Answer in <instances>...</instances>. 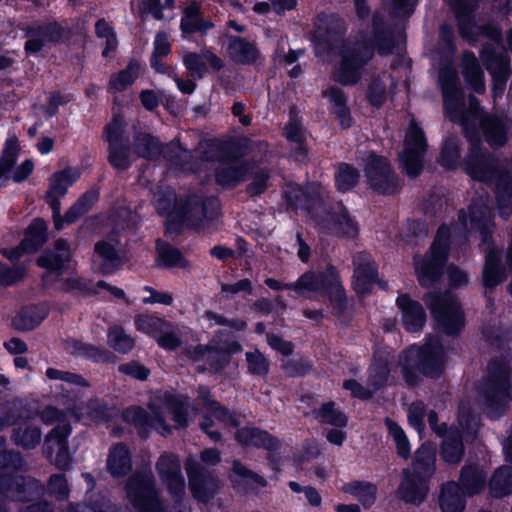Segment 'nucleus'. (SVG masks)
Wrapping results in <instances>:
<instances>
[{
	"instance_id": "1a4fd4ad",
	"label": "nucleus",
	"mask_w": 512,
	"mask_h": 512,
	"mask_svg": "<svg viewBox=\"0 0 512 512\" xmlns=\"http://www.w3.org/2000/svg\"><path fill=\"white\" fill-rule=\"evenodd\" d=\"M363 170L368 187L377 195L396 196L402 192L404 180L386 156L370 151Z\"/></svg>"
},
{
	"instance_id": "20e7f679",
	"label": "nucleus",
	"mask_w": 512,
	"mask_h": 512,
	"mask_svg": "<svg viewBox=\"0 0 512 512\" xmlns=\"http://www.w3.org/2000/svg\"><path fill=\"white\" fill-rule=\"evenodd\" d=\"M478 391L489 418L499 419L505 415L512 401V368L504 356L488 361L487 374L482 378Z\"/></svg>"
},
{
	"instance_id": "864d4df0",
	"label": "nucleus",
	"mask_w": 512,
	"mask_h": 512,
	"mask_svg": "<svg viewBox=\"0 0 512 512\" xmlns=\"http://www.w3.org/2000/svg\"><path fill=\"white\" fill-rule=\"evenodd\" d=\"M457 483L468 496L472 497L484 488L485 475L477 466L465 465L461 468Z\"/></svg>"
},
{
	"instance_id": "423d86ee",
	"label": "nucleus",
	"mask_w": 512,
	"mask_h": 512,
	"mask_svg": "<svg viewBox=\"0 0 512 512\" xmlns=\"http://www.w3.org/2000/svg\"><path fill=\"white\" fill-rule=\"evenodd\" d=\"M450 248V229L447 225L441 224L423 258L415 261V273L421 287L430 288L441 280L449 259Z\"/></svg>"
},
{
	"instance_id": "f8f14e48",
	"label": "nucleus",
	"mask_w": 512,
	"mask_h": 512,
	"mask_svg": "<svg viewBox=\"0 0 512 512\" xmlns=\"http://www.w3.org/2000/svg\"><path fill=\"white\" fill-rule=\"evenodd\" d=\"M103 140L108 144V162L118 171H126L131 165L130 139L126 135L125 123L114 116L103 128Z\"/></svg>"
},
{
	"instance_id": "c9c22d12",
	"label": "nucleus",
	"mask_w": 512,
	"mask_h": 512,
	"mask_svg": "<svg viewBox=\"0 0 512 512\" xmlns=\"http://www.w3.org/2000/svg\"><path fill=\"white\" fill-rule=\"evenodd\" d=\"M467 496L456 481H447L440 488L439 507L442 512H463L466 508Z\"/></svg>"
},
{
	"instance_id": "49530a36",
	"label": "nucleus",
	"mask_w": 512,
	"mask_h": 512,
	"mask_svg": "<svg viewBox=\"0 0 512 512\" xmlns=\"http://www.w3.org/2000/svg\"><path fill=\"white\" fill-rule=\"evenodd\" d=\"M140 76V63L136 59H131L126 67L110 76L108 82V91L111 93L124 92L133 85Z\"/></svg>"
},
{
	"instance_id": "79ce46f5",
	"label": "nucleus",
	"mask_w": 512,
	"mask_h": 512,
	"mask_svg": "<svg viewBox=\"0 0 512 512\" xmlns=\"http://www.w3.org/2000/svg\"><path fill=\"white\" fill-rule=\"evenodd\" d=\"M481 130L486 143L492 149H499L506 145L508 132L504 121L497 116H489L481 121Z\"/></svg>"
},
{
	"instance_id": "603ef678",
	"label": "nucleus",
	"mask_w": 512,
	"mask_h": 512,
	"mask_svg": "<svg viewBox=\"0 0 512 512\" xmlns=\"http://www.w3.org/2000/svg\"><path fill=\"white\" fill-rule=\"evenodd\" d=\"M313 417L322 424L336 428H345L348 425V416L332 400L323 402L319 408L312 410Z\"/></svg>"
},
{
	"instance_id": "2eb2a0df",
	"label": "nucleus",
	"mask_w": 512,
	"mask_h": 512,
	"mask_svg": "<svg viewBox=\"0 0 512 512\" xmlns=\"http://www.w3.org/2000/svg\"><path fill=\"white\" fill-rule=\"evenodd\" d=\"M346 32L343 19L335 13L321 12L315 21L313 41L317 52L331 54L342 42Z\"/></svg>"
},
{
	"instance_id": "5701e85b",
	"label": "nucleus",
	"mask_w": 512,
	"mask_h": 512,
	"mask_svg": "<svg viewBox=\"0 0 512 512\" xmlns=\"http://www.w3.org/2000/svg\"><path fill=\"white\" fill-rule=\"evenodd\" d=\"M396 306L401 312L403 328L409 333L422 331L427 321V314L423 305L413 299L408 293L398 295Z\"/></svg>"
},
{
	"instance_id": "3c124183",
	"label": "nucleus",
	"mask_w": 512,
	"mask_h": 512,
	"mask_svg": "<svg viewBox=\"0 0 512 512\" xmlns=\"http://www.w3.org/2000/svg\"><path fill=\"white\" fill-rule=\"evenodd\" d=\"M343 491L354 496L365 509H370L376 502L378 488L372 482L353 480L344 485Z\"/></svg>"
},
{
	"instance_id": "58836bf2",
	"label": "nucleus",
	"mask_w": 512,
	"mask_h": 512,
	"mask_svg": "<svg viewBox=\"0 0 512 512\" xmlns=\"http://www.w3.org/2000/svg\"><path fill=\"white\" fill-rule=\"evenodd\" d=\"M325 95L333 105L332 113L337 119L340 128L342 130L351 128L354 124V119L351 116L345 92L337 86H331L326 90Z\"/></svg>"
},
{
	"instance_id": "f3484780",
	"label": "nucleus",
	"mask_w": 512,
	"mask_h": 512,
	"mask_svg": "<svg viewBox=\"0 0 512 512\" xmlns=\"http://www.w3.org/2000/svg\"><path fill=\"white\" fill-rule=\"evenodd\" d=\"M499 167L498 158L486 148L468 151L462 159V170L466 175L485 185H489Z\"/></svg>"
},
{
	"instance_id": "0e129e2a",
	"label": "nucleus",
	"mask_w": 512,
	"mask_h": 512,
	"mask_svg": "<svg viewBox=\"0 0 512 512\" xmlns=\"http://www.w3.org/2000/svg\"><path fill=\"white\" fill-rule=\"evenodd\" d=\"M71 433L72 427L69 423L57 424L55 427H53L45 436L43 445L44 456L52 461L55 449L51 442L56 441L58 446H61V444L68 445V438Z\"/></svg>"
},
{
	"instance_id": "4be33fe9",
	"label": "nucleus",
	"mask_w": 512,
	"mask_h": 512,
	"mask_svg": "<svg viewBox=\"0 0 512 512\" xmlns=\"http://www.w3.org/2000/svg\"><path fill=\"white\" fill-rule=\"evenodd\" d=\"M97 288L104 289L115 298L125 300L127 302L126 293L123 289L113 286L104 280H98L94 287L92 279H87L82 276L61 279L59 291L62 293H72L77 291L84 297H88L98 295Z\"/></svg>"
},
{
	"instance_id": "f704fd0d",
	"label": "nucleus",
	"mask_w": 512,
	"mask_h": 512,
	"mask_svg": "<svg viewBox=\"0 0 512 512\" xmlns=\"http://www.w3.org/2000/svg\"><path fill=\"white\" fill-rule=\"evenodd\" d=\"M48 315L49 308L46 303L30 304L18 312L12 324L19 331H31L37 328Z\"/></svg>"
},
{
	"instance_id": "f03ea898",
	"label": "nucleus",
	"mask_w": 512,
	"mask_h": 512,
	"mask_svg": "<svg viewBox=\"0 0 512 512\" xmlns=\"http://www.w3.org/2000/svg\"><path fill=\"white\" fill-rule=\"evenodd\" d=\"M400 357L401 375L409 388L418 387L423 377L438 380L446 372L448 355L445 346L438 339L421 345H410L402 351Z\"/></svg>"
},
{
	"instance_id": "c85d7f7f",
	"label": "nucleus",
	"mask_w": 512,
	"mask_h": 512,
	"mask_svg": "<svg viewBox=\"0 0 512 512\" xmlns=\"http://www.w3.org/2000/svg\"><path fill=\"white\" fill-rule=\"evenodd\" d=\"M492 185L500 213L509 216L512 213V169L500 166L488 186Z\"/></svg>"
},
{
	"instance_id": "09e8293b",
	"label": "nucleus",
	"mask_w": 512,
	"mask_h": 512,
	"mask_svg": "<svg viewBox=\"0 0 512 512\" xmlns=\"http://www.w3.org/2000/svg\"><path fill=\"white\" fill-rule=\"evenodd\" d=\"M327 215L339 236L351 239L358 236L359 229L357 222L351 217L348 209L342 202L339 204V211H328Z\"/></svg>"
},
{
	"instance_id": "aec40b11",
	"label": "nucleus",
	"mask_w": 512,
	"mask_h": 512,
	"mask_svg": "<svg viewBox=\"0 0 512 512\" xmlns=\"http://www.w3.org/2000/svg\"><path fill=\"white\" fill-rule=\"evenodd\" d=\"M480 0H447L455 15L458 32L462 39L474 42L478 38V28L475 12Z\"/></svg>"
},
{
	"instance_id": "ea45409f",
	"label": "nucleus",
	"mask_w": 512,
	"mask_h": 512,
	"mask_svg": "<svg viewBox=\"0 0 512 512\" xmlns=\"http://www.w3.org/2000/svg\"><path fill=\"white\" fill-rule=\"evenodd\" d=\"M227 37L228 52L235 63L250 65L257 61L259 50L254 44L240 36L228 35Z\"/></svg>"
},
{
	"instance_id": "69168bd1",
	"label": "nucleus",
	"mask_w": 512,
	"mask_h": 512,
	"mask_svg": "<svg viewBox=\"0 0 512 512\" xmlns=\"http://www.w3.org/2000/svg\"><path fill=\"white\" fill-rule=\"evenodd\" d=\"M107 343L110 348L120 354H128L135 347V340L126 334L120 325H113L108 329Z\"/></svg>"
},
{
	"instance_id": "a18cd8bd",
	"label": "nucleus",
	"mask_w": 512,
	"mask_h": 512,
	"mask_svg": "<svg viewBox=\"0 0 512 512\" xmlns=\"http://www.w3.org/2000/svg\"><path fill=\"white\" fill-rule=\"evenodd\" d=\"M41 437V428L31 424L29 417H25L23 423L12 430L11 435L14 444L25 450L36 448L41 442Z\"/></svg>"
},
{
	"instance_id": "6e6d98bb",
	"label": "nucleus",
	"mask_w": 512,
	"mask_h": 512,
	"mask_svg": "<svg viewBox=\"0 0 512 512\" xmlns=\"http://www.w3.org/2000/svg\"><path fill=\"white\" fill-rule=\"evenodd\" d=\"M134 147L139 157L146 160H156L162 154V144L158 137L141 132L134 137Z\"/></svg>"
},
{
	"instance_id": "de8ad7c7",
	"label": "nucleus",
	"mask_w": 512,
	"mask_h": 512,
	"mask_svg": "<svg viewBox=\"0 0 512 512\" xmlns=\"http://www.w3.org/2000/svg\"><path fill=\"white\" fill-rule=\"evenodd\" d=\"M99 197L100 192L96 188L85 191L65 212L64 220L66 224H74L86 215L98 202Z\"/></svg>"
},
{
	"instance_id": "2f4dec72",
	"label": "nucleus",
	"mask_w": 512,
	"mask_h": 512,
	"mask_svg": "<svg viewBox=\"0 0 512 512\" xmlns=\"http://www.w3.org/2000/svg\"><path fill=\"white\" fill-rule=\"evenodd\" d=\"M106 467L114 479L124 478L132 471V454L125 443L119 442L110 447Z\"/></svg>"
},
{
	"instance_id": "a878e982",
	"label": "nucleus",
	"mask_w": 512,
	"mask_h": 512,
	"mask_svg": "<svg viewBox=\"0 0 512 512\" xmlns=\"http://www.w3.org/2000/svg\"><path fill=\"white\" fill-rule=\"evenodd\" d=\"M282 198L287 211L297 212L298 210L307 213L313 212L317 206L322 203V198L318 193L306 191L298 183H289L282 193Z\"/></svg>"
},
{
	"instance_id": "393cba45",
	"label": "nucleus",
	"mask_w": 512,
	"mask_h": 512,
	"mask_svg": "<svg viewBox=\"0 0 512 512\" xmlns=\"http://www.w3.org/2000/svg\"><path fill=\"white\" fill-rule=\"evenodd\" d=\"M235 440L244 447L264 449L277 452L281 448V441L267 430L255 426H244L235 432Z\"/></svg>"
},
{
	"instance_id": "052dcab7",
	"label": "nucleus",
	"mask_w": 512,
	"mask_h": 512,
	"mask_svg": "<svg viewBox=\"0 0 512 512\" xmlns=\"http://www.w3.org/2000/svg\"><path fill=\"white\" fill-rule=\"evenodd\" d=\"M186 264L187 261L178 248L166 242L157 246V267L170 269L174 267H185Z\"/></svg>"
},
{
	"instance_id": "0eeeda50",
	"label": "nucleus",
	"mask_w": 512,
	"mask_h": 512,
	"mask_svg": "<svg viewBox=\"0 0 512 512\" xmlns=\"http://www.w3.org/2000/svg\"><path fill=\"white\" fill-rule=\"evenodd\" d=\"M423 300L433 318L435 331L451 339L459 338L465 329L466 317L457 299L440 292H428Z\"/></svg>"
},
{
	"instance_id": "4d7b16f0",
	"label": "nucleus",
	"mask_w": 512,
	"mask_h": 512,
	"mask_svg": "<svg viewBox=\"0 0 512 512\" xmlns=\"http://www.w3.org/2000/svg\"><path fill=\"white\" fill-rule=\"evenodd\" d=\"M79 177L80 173L72 167L56 171L50 176V183L46 193L64 197L69 187H71Z\"/></svg>"
},
{
	"instance_id": "774afa93",
	"label": "nucleus",
	"mask_w": 512,
	"mask_h": 512,
	"mask_svg": "<svg viewBox=\"0 0 512 512\" xmlns=\"http://www.w3.org/2000/svg\"><path fill=\"white\" fill-rule=\"evenodd\" d=\"M245 356L249 374L264 377L269 373L270 362L259 349L246 352Z\"/></svg>"
},
{
	"instance_id": "c03bdc74",
	"label": "nucleus",
	"mask_w": 512,
	"mask_h": 512,
	"mask_svg": "<svg viewBox=\"0 0 512 512\" xmlns=\"http://www.w3.org/2000/svg\"><path fill=\"white\" fill-rule=\"evenodd\" d=\"M334 168V186L337 192L346 194L358 186L361 175L353 164L338 162Z\"/></svg>"
},
{
	"instance_id": "f257e3e1",
	"label": "nucleus",
	"mask_w": 512,
	"mask_h": 512,
	"mask_svg": "<svg viewBox=\"0 0 512 512\" xmlns=\"http://www.w3.org/2000/svg\"><path fill=\"white\" fill-rule=\"evenodd\" d=\"M264 283L275 291L291 290L304 296L303 292L321 293L326 296L332 307V315L344 322L348 309V297L337 268L329 263L323 270L305 271L295 282L281 283L275 278L268 277Z\"/></svg>"
},
{
	"instance_id": "ddd939ff",
	"label": "nucleus",
	"mask_w": 512,
	"mask_h": 512,
	"mask_svg": "<svg viewBox=\"0 0 512 512\" xmlns=\"http://www.w3.org/2000/svg\"><path fill=\"white\" fill-rule=\"evenodd\" d=\"M188 487L192 497L202 504H208L220 489V479L214 470H210L194 459L185 462Z\"/></svg>"
},
{
	"instance_id": "bb28decb",
	"label": "nucleus",
	"mask_w": 512,
	"mask_h": 512,
	"mask_svg": "<svg viewBox=\"0 0 512 512\" xmlns=\"http://www.w3.org/2000/svg\"><path fill=\"white\" fill-rule=\"evenodd\" d=\"M55 250L46 249L37 258L36 264L50 274H56L60 277L68 268L71 260L68 242L65 239H58L55 242Z\"/></svg>"
},
{
	"instance_id": "39448f33",
	"label": "nucleus",
	"mask_w": 512,
	"mask_h": 512,
	"mask_svg": "<svg viewBox=\"0 0 512 512\" xmlns=\"http://www.w3.org/2000/svg\"><path fill=\"white\" fill-rule=\"evenodd\" d=\"M218 166L214 169L216 185L224 190H233L244 182L250 173L251 165L240 159L244 156V146L238 140L219 141L216 145Z\"/></svg>"
},
{
	"instance_id": "13d9d810",
	"label": "nucleus",
	"mask_w": 512,
	"mask_h": 512,
	"mask_svg": "<svg viewBox=\"0 0 512 512\" xmlns=\"http://www.w3.org/2000/svg\"><path fill=\"white\" fill-rule=\"evenodd\" d=\"M161 402L171 415V419L177 424V428H186L188 426L186 403L180 396L165 391Z\"/></svg>"
},
{
	"instance_id": "cd10ccee",
	"label": "nucleus",
	"mask_w": 512,
	"mask_h": 512,
	"mask_svg": "<svg viewBox=\"0 0 512 512\" xmlns=\"http://www.w3.org/2000/svg\"><path fill=\"white\" fill-rule=\"evenodd\" d=\"M283 136L288 142L295 144L292 152L297 160H304L308 157L305 128L296 107H292L289 111V119L283 128Z\"/></svg>"
},
{
	"instance_id": "473e14b6",
	"label": "nucleus",
	"mask_w": 512,
	"mask_h": 512,
	"mask_svg": "<svg viewBox=\"0 0 512 512\" xmlns=\"http://www.w3.org/2000/svg\"><path fill=\"white\" fill-rule=\"evenodd\" d=\"M507 278L506 268L502 263L501 253L496 247L488 250L482 271V284L486 289H494Z\"/></svg>"
},
{
	"instance_id": "c756f323",
	"label": "nucleus",
	"mask_w": 512,
	"mask_h": 512,
	"mask_svg": "<svg viewBox=\"0 0 512 512\" xmlns=\"http://www.w3.org/2000/svg\"><path fill=\"white\" fill-rule=\"evenodd\" d=\"M94 255L100 259L95 272L102 276L114 275L123 266L120 251L107 240H99L94 244Z\"/></svg>"
},
{
	"instance_id": "7ed1b4c3",
	"label": "nucleus",
	"mask_w": 512,
	"mask_h": 512,
	"mask_svg": "<svg viewBox=\"0 0 512 512\" xmlns=\"http://www.w3.org/2000/svg\"><path fill=\"white\" fill-rule=\"evenodd\" d=\"M167 492L175 500L171 511H168L164 500L159 496L153 480L144 474L132 475L126 485L127 498L138 512H184L177 504H181L185 495V479L180 472L161 479Z\"/></svg>"
},
{
	"instance_id": "6ab92c4d",
	"label": "nucleus",
	"mask_w": 512,
	"mask_h": 512,
	"mask_svg": "<svg viewBox=\"0 0 512 512\" xmlns=\"http://www.w3.org/2000/svg\"><path fill=\"white\" fill-rule=\"evenodd\" d=\"M353 289L358 295H368L375 285L379 267L368 251H360L353 258Z\"/></svg>"
},
{
	"instance_id": "7c9ffc66",
	"label": "nucleus",
	"mask_w": 512,
	"mask_h": 512,
	"mask_svg": "<svg viewBox=\"0 0 512 512\" xmlns=\"http://www.w3.org/2000/svg\"><path fill=\"white\" fill-rule=\"evenodd\" d=\"M243 347L237 340L226 339L215 342L212 351L206 357V362L212 373L224 371L231 363L232 356L242 352Z\"/></svg>"
},
{
	"instance_id": "4468645a",
	"label": "nucleus",
	"mask_w": 512,
	"mask_h": 512,
	"mask_svg": "<svg viewBox=\"0 0 512 512\" xmlns=\"http://www.w3.org/2000/svg\"><path fill=\"white\" fill-rule=\"evenodd\" d=\"M46 488L42 482L30 475L4 473L0 475V495L12 500L29 503L45 495Z\"/></svg>"
},
{
	"instance_id": "680f3d73",
	"label": "nucleus",
	"mask_w": 512,
	"mask_h": 512,
	"mask_svg": "<svg viewBox=\"0 0 512 512\" xmlns=\"http://www.w3.org/2000/svg\"><path fill=\"white\" fill-rule=\"evenodd\" d=\"M390 373L391 368L389 361L384 357L377 358L375 362L370 365L368 370V387L372 388L374 391H379L385 388L389 380Z\"/></svg>"
},
{
	"instance_id": "72a5a7b5",
	"label": "nucleus",
	"mask_w": 512,
	"mask_h": 512,
	"mask_svg": "<svg viewBox=\"0 0 512 512\" xmlns=\"http://www.w3.org/2000/svg\"><path fill=\"white\" fill-rule=\"evenodd\" d=\"M462 76L467 88L482 95L486 91L484 72L473 51L466 50L462 55Z\"/></svg>"
},
{
	"instance_id": "bf43d9fd",
	"label": "nucleus",
	"mask_w": 512,
	"mask_h": 512,
	"mask_svg": "<svg viewBox=\"0 0 512 512\" xmlns=\"http://www.w3.org/2000/svg\"><path fill=\"white\" fill-rule=\"evenodd\" d=\"M447 63L442 65L438 73V82L441 88L444 100L455 97L458 92L459 78L456 69L452 65L451 59H444Z\"/></svg>"
},
{
	"instance_id": "a19ab883",
	"label": "nucleus",
	"mask_w": 512,
	"mask_h": 512,
	"mask_svg": "<svg viewBox=\"0 0 512 512\" xmlns=\"http://www.w3.org/2000/svg\"><path fill=\"white\" fill-rule=\"evenodd\" d=\"M437 163L446 171L462 168L461 140L457 136L450 135L443 140Z\"/></svg>"
},
{
	"instance_id": "4c0bfd02",
	"label": "nucleus",
	"mask_w": 512,
	"mask_h": 512,
	"mask_svg": "<svg viewBox=\"0 0 512 512\" xmlns=\"http://www.w3.org/2000/svg\"><path fill=\"white\" fill-rule=\"evenodd\" d=\"M412 466V473L430 480L436 470L435 446L430 442L422 443L415 451Z\"/></svg>"
},
{
	"instance_id": "8fccbe9b",
	"label": "nucleus",
	"mask_w": 512,
	"mask_h": 512,
	"mask_svg": "<svg viewBox=\"0 0 512 512\" xmlns=\"http://www.w3.org/2000/svg\"><path fill=\"white\" fill-rule=\"evenodd\" d=\"M465 447L463 438L458 429H453L448 437L442 440L440 456L448 464H458L462 461Z\"/></svg>"
},
{
	"instance_id": "37998d69",
	"label": "nucleus",
	"mask_w": 512,
	"mask_h": 512,
	"mask_svg": "<svg viewBox=\"0 0 512 512\" xmlns=\"http://www.w3.org/2000/svg\"><path fill=\"white\" fill-rule=\"evenodd\" d=\"M48 240V225L47 222L41 218H34L26 230L22 238V247L28 249V253L38 252Z\"/></svg>"
},
{
	"instance_id": "338daca9",
	"label": "nucleus",
	"mask_w": 512,
	"mask_h": 512,
	"mask_svg": "<svg viewBox=\"0 0 512 512\" xmlns=\"http://www.w3.org/2000/svg\"><path fill=\"white\" fill-rule=\"evenodd\" d=\"M438 46L441 61H444V59H452L457 47L454 29L451 25L443 23L440 26Z\"/></svg>"
},
{
	"instance_id": "9d476101",
	"label": "nucleus",
	"mask_w": 512,
	"mask_h": 512,
	"mask_svg": "<svg viewBox=\"0 0 512 512\" xmlns=\"http://www.w3.org/2000/svg\"><path fill=\"white\" fill-rule=\"evenodd\" d=\"M428 141L424 130L412 119L409 123L403 149L398 154L399 168L409 179L418 178L424 171Z\"/></svg>"
},
{
	"instance_id": "dca6fc26",
	"label": "nucleus",
	"mask_w": 512,
	"mask_h": 512,
	"mask_svg": "<svg viewBox=\"0 0 512 512\" xmlns=\"http://www.w3.org/2000/svg\"><path fill=\"white\" fill-rule=\"evenodd\" d=\"M367 42L380 56H388L394 53L401 42H406V34L403 29L388 25L384 18L375 14L372 19V36Z\"/></svg>"
},
{
	"instance_id": "e2e57ef3",
	"label": "nucleus",
	"mask_w": 512,
	"mask_h": 512,
	"mask_svg": "<svg viewBox=\"0 0 512 512\" xmlns=\"http://www.w3.org/2000/svg\"><path fill=\"white\" fill-rule=\"evenodd\" d=\"M75 348L79 355L94 363L100 364H114L117 361V356L110 350L104 347H98L90 343L78 342Z\"/></svg>"
},
{
	"instance_id": "b1692460",
	"label": "nucleus",
	"mask_w": 512,
	"mask_h": 512,
	"mask_svg": "<svg viewBox=\"0 0 512 512\" xmlns=\"http://www.w3.org/2000/svg\"><path fill=\"white\" fill-rule=\"evenodd\" d=\"M428 483V479L412 473L409 468H404L397 490L399 499L406 504L421 505L428 495Z\"/></svg>"
},
{
	"instance_id": "a211bd4d",
	"label": "nucleus",
	"mask_w": 512,
	"mask_h": 512,
	"mask_svg": "<svg viewBox=\"0 0 512 512\" xmlns=\"http://www.w3.org/2000/svg\"><path fill=\"white\" fill-rule=\"evenodd\" d=\"M216 199L190 195L180 199V204L175 208L179 212L180 218L185 220L186 226L197 229L204 220H214L216 217Z\"/></svg>"
},
{
	"instance_id": "9b49d317",
	"label": "nucleus",
	"mask_w": 512,
	"mask_h": 512,
	"mask_svg": "<svg viewBox=\"0 0 512 512\" xmlns=\"http://www.w3.org/2000/svg\"><path fill=\"white\" fill-rule=\"evenodd\" d=\"M374 57L373 49L367 42L344 46L340 61L334 71V80L342 86H354L362 78L365 66Z\"/></svg>"
},
{
	"instance_id": "6e6552de",
	"label": "nucleus",
	"mask_w": 512,
	"mask_h": 512,
	"mask_svg": "<svg viewBox=\"0 0 512 512\" xmlns=\"http://www.w3.org/2000/svg\"><path fill=\"white\" fill-rule=\"evenodd\" d=\"M67 21H58L48 19L42 22H35L22 28L24 37L27 40L24 43V52L26 55H37L47 45H60L69 42L75 35L80 34L77 31L78 26L69 27Z\"/></svg>"
},
{
	"instance_id": "e433bc0d",
	"label": "nucleus",
	"mask_w": 512,
	"mask_h": 512,
	"mask_svg": "<svg viewBox=\"0 0 512 512\" xmlns=\"http://www.w3.org/2000/svg\"><path fill=\"white\" fill-rule=\"evenodd\" d=\"M479 54L490 75L512 73L510 57L505 51H499L494 44L489 42L484 43Z\"/></svg>"
},
{
	"instance_id": "5fc2aeb1",
	"label": "nucleus",
	"mask_w": 512,
	"mask_h": 512,
	"mask_svg": "<svg viewBox=\"0 0 512 512\" xmlns=\"http://www.w3.org/2000/svg\"><path fill=\"white\" fill-rule=\"evenodd\" d=\"M489 492L497 499L512 494V466L502 465L495 469L490 478Z\"/></svg>"
},
{
	"instance_id": "412c9836",
	"label": "nucleus",
	"mask_w": 512,
	"mask_h": 512,
	"mask_svg": "<svg viewBox=\"0 0 512 512\" xmlns=\"http://www.w3.org/2000/svg\"><path fill=\"white\" fill-rule=\"evenodd\" d=\"M149 409L153 413L151 416L143 407L139 405H130L122 412V419L125 423L136 428L138 436L141 439H148L151 431L158 422L159 418H164L161 408L155 404H149Z\"/></svg>"
}]
</instances>
